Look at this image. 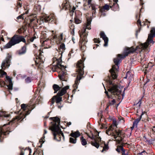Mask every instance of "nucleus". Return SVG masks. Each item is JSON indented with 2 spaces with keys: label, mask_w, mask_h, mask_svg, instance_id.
<instances>
[{
  "label": "nucleus",
  "mask_w": 155,
  "mask_h": 155,
  "mask_svg": "<svg viewBox=\"0 0 155 155\" xmlns=\"http://www.w3.org/2000/svg\"><path fill=\"white\" fill-rule=\"evenodd\" d=\"M73 53V51L72 50H71V51H70L69 53V55H71V54Z\"/></svg>",
  "instance_id": "57"
},
{
  "label": "nucleus",
  "mask_w": 155,
  "mask_h": 155,
  "mask_svg": "<svg viewBox=\"0 0 155 155\" xmlns=\"http://www.w3.org/2000/svg\"><path fill=\"white\" fill-rule=\"evenodd\" d=\"M85 40H86V39H80L79 42L80 44L82 45H83V41H84Z\"/></svg>",
  "instance_id": "50"
},
{
  "label": "nucleus",
  "mask_w": 155,
  "mask_h": 155,
  "mask_svg": "<svg viewBox=\"0 0 155 155\" xmlns=\"http://www.w3.org/2000/svg\"><path fill=\"white\" fill-rule=\"evenodd\" d=\"M18 1H21V0H18ZM17 5L19 7H21L22 6L21 3L18 2H17Z\"/></svg>",
  "instance_id": "49"
},
{
  "label": "nucleus",
  "mask_w": 155,
  "mask_h": 155,
  "mask_svg": "<svg viewBox=\"0 0 155 155\" xmlns=\"http://www.w3.org/2000/svg\"><path fill=\"white\" fill-rule=\"evenodd\" d=\"M124 149L122 146H118L116 149V151L118 152H120V151H122Z\"/></svg>",
  "instance_id": "36"
},
{
  "label": "nucleus",
  "mask_w": 155,
  "mask_h": 155,
  "mask_svg": "<svg viewBox=\"0 0 155 155\" xmlns=\"http://www.w3.org/2000/svg\"><path fill=\"white\" fill-rule=\"evenodd\" d=\"M115 103V101L114 99H113L110 102V105H113Z\"/></svg>",
  "instance_id": "48"
},
{
  "label": "nucleus",
  "mask_w": 155,
  "mask_h": 155,
  "mask_svg": "<svg viewBox=\"0 0 155 155\" xmlns=\"http://www.w3.org/2000/svg\"><path fill=\"white\" fill-rule=\"evenodd\" d=\"M117 122L114 121L113 124L110 126L106 133L108 135L113 137L117 143L121 144L124 136V133L122 130L117 128Z\"/></svg>",
  "instance_id": "3"
},
{
  "label": "nucleus",
  "mask_w": 155,
  "mask_h": 155,
  "mask_svg": "<svg viewBox=\"0 0 155 155\" xmlns=\"http://www.w3.org/2000/svg\"><path fill=\"white\" fill-rule=\"evenodd\" d=\"M122 155H126L127 154V152L126 153L125 152V150L124 149L122 151Z\"/></svg>",
  "instance_id": "51"
},
{
  "label": "nucleus",
  "mask_w": 155,
  "mask_h": 155,
  "mask_svg": "<svg viewBox=\"0 0 155 155\" xmlns=\"http://www.w3.org/2000/svg\"><path fill=\"white\" fill-rule=\"evenodd\" d=\"M31 106V105H28L24 104H21V109H22L23 111H24L27 110H29L27 112L21 113L19 116H17L15 117V118H13L11 121V122L12 123H14L21 119H24L26 116L28 115L30 113L31 110H30L29 109Z\"/></svg>",
  "instance_id": "6"
},
{
  "label": "nucleus",
  "mask_w": 155,
  "mask_h": 155,
  "mask_svg": "<svg viewBox=\"0 0 155 155\" xmlns=\"http://www.w3.org/2000/svg\"><path fill=\"white\" fill-rule=\"evenodd\" d=\"M56 18L54 15H50L49 16L46 15L43 18L42 21L43 22L55 23Z\"/></svg>",
  "instance_id": "10"
},
{
  "label": "nucleus",
  "mask_w": 155,
  "mask_h": 155,
  "mask_svg": "<svg viewBox=\"0 0 155 155\" xmlns=\"http://www.w3.org/2000/svg\"><path fill=\"white\" fill-rule=\"evenodd\" d=\"M28 13V10H27L25 12V13H24L22 15H20L19 16H18L17 17V18L18 19H24V17H23V15H24V14H27Z\"/></svg>",
  "instance_id": "33"
},
{
  "label": "nucleus",
  "mask_w": 155,
  "mask_h": 155,
  "mask_svg": "<svg viewBox=\"0 0 155 155\" xmlns=\"http://www.w3.org/2000/svg\"><path fill=\"white\" fill-rule=\"evenodd\" d=\"M104 42V46H107L108 39H103Z\"/></svg>",
  "instance_id": "44"
},
{
  "label": "nucleus",
  "mask_w": 155,
  "mask_h": 155,
  "mask_svg": "<svg viewBox=\"0 0 155 155\" xmlns=\"http://www.w3.org/2000/svg\"><path fill=\"white\" fill-rule=\"evenodd\" d=\"M118 0H114V2L113 3V5L112 6H110V8L111 9L114 11H118L119 10V6L117 3V2Z\"/></svg>",
  "instance_id": "16"
},
{
  "label": "nucleus",
  "mask_w": 155,
  "mask_h": 155,
  "mask_svg": "<svg viewBox=\"0 0 155 155\" xmlns=\"http://www.w3.org/2000/svg\"><path fill=\"white\" fill-rule=\"evenodd\" d=\"M0 74L2 76H3L4 75H6V73L4 71L2 70H0Z\"/></svg>",
  "instance_id": "40"
},
{
  "label": "nucleus",
  "mask_w": 155,
  "mask_h": 155,
  "mask_svg": "<svg viewBox=\"0 0 155 155\" xmlns=\"http://www.w3.org/2000/svg\"><path fill=\"white\" fill-rule=\"evenodd\" d=\"M155 37V28H152L147 39H153Z\"/></svg>",
  "instance_id": "21"
},
{
  "label": "nucleus",
  "mask_w": 155,
  "mask_h": 155,
  "mask_svg": "<svg viewBox=\"0 0 155 155\" xmlns=\"http://www.w3.org/2000/svg\"><path fill=\"white\" fill-rule=\"evenodd\" d=\"M6 80L8 81V84L7 86L9 90H12L13 88L12 87V83L11 78L9 76L6 75Z\"/></svg>",
  "instance_id": "19"
},
{
  "label": "nucleus",
  "mask_w": 155,
  "mask_h": 155,
  "mask_svg": "<svg viewBox=\"0 0 155 155\" xmlns=\"http://www.w3.org/2000/svg\"><path fill=\"white\" fill-rule=\"evenodd\" d=\"M59 49L60 50H61V53H62L64 51L65 49V45L64 43H60Z\"/></svg>",
  "instance_id": "27"
},
{
  "label": "nucleus",
  "mask_w": 155,
  "mask_h": 155,
  "mask_svg": "<svg viewBox=\"0 0 155 155\" xmlns=\"http://www.w3.org/2000/svg\"><path fill=\"white\" fill-rule=\"evenodd\" d=\"M91 7L93 11L92 16L94 17H95L96 10H97L99 12V10L101 9V8L98 5L94 4H91Z\"/></svg>",
  "instance_id": "13"
},
{
  "label": "nucleus",
  "mask_w": 155,
  "mask_h": 155,
  "mask_svg": "<svg viewBox=\"0 0 155 155\" xmlns=\"http://www.w3.org/2000/svg\"><path fill=\"white\" fill-rule=\"evenodd\" d=\"M137 23L138 25L139 24L140 26H141V22L140 19H138L137 21Z\"/></svg>",
  "instance_id": "53"
},
{
  "label": "nucleus",
  "mask_w": 155,
  "mask_h": 155,
  "mask_svg": "<svg viewBox=\"0 0 155 155\" xmlns=\"http://www.w3.org/2000/svg\"><path fill=\"white\" fill-rule=\"evenodd\" d=\"M151 132L153 133V134L154 133L155 134V131L153 129H152L151 131Z\"/></svg>",
  "instance_id": "62"
},
{
  "label": "nucleus",
  "mask_w": 155,
  "mask_h": 155,
  "mask_svg": "<svg viewBox=\"0 0 155 155\" xmlns=\"http://www.w3.org/2000/svg\"><path fill=\"white\" fill-rule=\"evenodd\" d=\"M100 37L102 39H108V38L105 35L103 31H101L100 34Z\"/></svg>",
  "instance_id": "32"
},
{
  "label": "nucleus",
  "mask_w": 155,
  "mask_h": 155,
  "mask_svg": "<svg viewBox=\"0 0 155 155\" xmlns=\"http://www.w3.org/2000/svg\"><path fill=\"white\" fill-rule=\"evenodd\" d=\"M63 9H64L65 10H71V6L69 2H65L63 3L62 5Z\"/></svg>",
  "instance_id": "17"
},
{
  "label": "nucleus",
  "mask_w": 155,
  "mask_h": 155,
  "mask_svg": "<svg viewBox=\"0 0 155 155\" xmlns=\"http://www.w3.org/2000/svg\"><path fill=\"white\" fill-rule=\"evenodd\" d=\"M141 104V100L140 99L139 100V101L136 104H134V105H136V106H138V109H139L140 108Z\"/></svg>",
  "instance_id": "38"
},
{
  "label": "nucleus",
  "mask_w": 155,
  "mask_h": 155,
  "mask_svg": "<svg viewBox=\"0 0 155 155\" xmlns=\"http://www.w3.org/2000/svg\"><path fill=\"white\" fill-rule=\"evenodd\" d=\"M140 5H143L144 4V3L142 2L143 0H140Z\"/></svg>",
  "instance_id": "60"
},
{
  "label": "nucleus",
  "mask_w": 155,
  "mask_h": 155,
  "mask_svg": "<svg viewBox=\"0 0 155 155\" xmlns=\"http://www.w3.org/2000/svg\"><path fill=\"white\" fill-rule=\"evenodd\" d=\"M130 74V72L129 71H128L127 73L126 76L124 77L125 78H128V79H130L129 75Z\"/></svg>",
  "instance_id": "45"
},
{
  "label": "nucleus",
  "mask_w": 155,
  "mask_h": 155,
  "mask_svg": "<svg viewBox=\"0 0 155 155\" xmlns=\"http://www.w3.org/2000/svg\"><path fill=\"white\" fill-rule=\"evenodd\" d=\"M109 149L108 145L107 144L104 143V146L103 147V149L101 150V152H103L104 151H107Z\"/></svg>",
  "instance_id": "34"
},
{
  "label": "nucleus",
  "mask_w": 155,
  "mask_h": 155,
  "mask_svg": "<svg viewBox=\"0 0 155 155\" xmlns=\"http://www.w3.org/2000/svg\"><path fill=\"white\" fill-rule=\"evenodd\" d=\"M103 84V85L104 86V85L103 84ZM105 88V90H106V89H105V88ZM105 93L106 94H107V96H108V97H110L109 96H108V94H108V92H107V91H106V90H105Z\"/></svg>",
  "instance_id": "56"
},
{
  "label": "nucleus",
  "mask_w": 155,
  "mask_h": 155,
  "mask_svg": "<svg viewBox=\"0 0 155 155\" xmlns=\"http://www.w3.org/2000/svg\"><path fill=\"white\" fill-rule=\"evenodd\" d=\"M26 51V47L25 46H23L21 49L18 51V54H23Z\"/></svg>",
  "instance_id": "25"
},
{
  "label": "nucleus",
  "mask_w": 155,
  "mask_h": 155,
  "mask_svg": "<svg viewBox=\"0 0 155 155\" xmlns=\"http://www.w3.org/2000/svg\"><path fill=\"white\" fill-rule=\"evenodd\" d=\"M50 119L53 120L51 122L52 125L49 128L53 133L54 138L58 141L61 140V138L63 140L64 136L63 133L61 130L59 126L60 125V119L58 117H51Z\"/></svg>",
  "instance_id": "2"
},
{
  "label": "nucleus",
  "mask_w": 155,
  "mask_h": 155,
  "mask_svg": "<svg viewBox=\"0 0 155 155\" xmlns=\"http://www.w3.org/2000/svg\"><path fill=\"white\" fill-rule=\"evenodd\" d=\"M25 81L26 83H29L31 82V80L30 77H28L25 79Z\"/></svg>",
  "instance_id": "42"
},
{
  "label": "nucleus",
  "mask_w": 155,
  "mask_h": 155,
  "mask_svg": "<svg viewBox=\"0 0 155 155\" xmlns=\"http://www.w3.org/2000/svg\"><path fill=\"white\" fill-rule=\"evenodd\" d=\"M147 154V152L145 151H143L142 152L140 153L139 154V155H146Z\"/></svg>",
  "instance_id": "47"
},
{
  "label": "nucleus",
  "mask_w": 155,
  "mask_h": 155,
  "mask_svg": "<svg viewBox=\"0 0 155 155\" xmlns=\"http://www.w3.org/2000/svg\"><path fill=\"white\" fill-rule=\"evenodd\" d=\"M52 35L53 36L52 39H63V33H61L59 37V38H58V35L55 31H51Z\"/></svg>",
  "instance_id": "22"
},
{
  "label": "nucleus",
  "mask_w": 155,
  "mask_h": 155,
  "mask_svg": "<svg viewBox=\"0 0 155 155\" xmlns=\"http://www.w3.org/2000/svg\"><path fill=\"white\" fill-rule=\"evenodd\" d=\"M75 19V23L78 24L80 23L81 22V21L78 19L76 17L74 18Z\"/></svg>",
  "instance_id": "39"
},
{
  "label": "nucleus",
  "mask_w": 155,
  "mask_h": 155,
  "mask_svg": "<svg viewBox=\"0 0 155 155\" xmlns=\"http://www.w3.org/2000/svg\"><path fill=\"white\" fill-rule=\"evenodd\" d=\"M88 3V5H90L91 3V1L90 0H88L87 2Z\"/></svg>",
  "instance_id": "61"
},
{
  "label": "nucleus",
  "mask_w": 155,
  "mask_h": 155,
  "mask_svg": "<svg viewBox=\"0 0 155 155\" xmlns=\"http://www.w3.org/2000/svg\"><path fill=\"white\" fill-rule=\"evenodd\" d=\"M42 101V98L41 97H38L37 99V101L35 102V103L36 104H39L41 103Z\"/></svg>",
  "instance_id": "41"
},
{
  "label": "nucleus",
  "mask_w": 155,
  "mask_h": 155,
  "mask_svg": "<svg viewBox=\"0 0 155 155\" xmlns=\"http://www.w3.org/2000/svg\"><path fill=\"white\" fill-rule=\"evenodd\" d=\"M69 87L66 86L63 88L60 91L57 93V95L59 96H61L64 95L66 92V90L68 89Z\"/></svg>",
  "instance_id": "18"
},
{
  "label": "nucleus",
  "mask_w": 155,
  "mask_h": 155,
  "mask_svg": "<svg viewBox=\"0 0 155 155\" xmlns=\"http://www.w3.org/2000/svg\"><path fill=\"white\" fill-rule=\"evenodd\" d=\"M94 42L95 43H99L100 42V41H99V39H94Z\"/></svg>",
  "instance_id": "52"
},
{
  "label": "nucleus",
  "mask_w": 155,
  "mask_h": 155,
  "mask_svg": "<svg viewBox=\"0 0 155 155\" xmlns=\"http://www.w3.org/2000/svg\"><path fill=\"white\" fill-rule=\"evenodd\" d=\"M146 113V112H145V111H144V112L143 111H142L141 114L140 116V117H141V118H142V115H143L144 114V113Z\"/></svg>",
  "instance_id": "54"
},
{
  "label": "nucleus",
  "mask_w": 155,
  "mask_h": 155,
  "mask_svg": "<svg viewBox=\"0 0 155 155\" xmlns=\"http://www.w3.org/2000/svg\"><path fill=\"white\" fill-rule=\"evenodd\" d=\"M135 127L136 128L137 127H134V125L133 124V126L132 127H131V130H133L134 129V128Z\"/></svg>",
  "instance_id": "58"
},
{
  "label": "nucleus",
  "mask_w": 155,
  "mask_h": 155,
  "mask_svg": "<svg viewBox=\"0 0 155 155\" xmlns=\"http://www.w3.org/2000/svg\"><path fill=\"white\" fill-rule=\"evenodd\" d=\"M61 57L58 59H57L55 58L56 61H57V65L56 66V68H60L62 69H64L65 68V67L64 66L61 64L62 63V60L61 59Z\"/></svg>",
  "instance_id": "15"
},
{
  "label": "nucleus",
  "mask_w": 155,
  "mask_h": 155,
  "mask_svg": "<svg viewBox=\"0 0 155 155\" xmlns=\"http://www.w3.org/2000/svg\"><path fill=\"white\" fill-rule=\"evenodd\" d=\"M85 59L84 58L82 57V59L78 61L77 64L76 71L78 74V75L75 81V84L74 85V87H75L76 88H77L78 85L79 83V81L81 78V76L84 74L83 62Z\"/></svg>",
  "instance_id": "4"
},
{
  "label": "nucleus",
  "mask_w": 155,
  "mask_h": 155,
  "mask_svg": "<svg viewBox=\"0 0 155 155\" xmlns=\"http://www.w3.org/2000/svg\"><path fill=\"white\" fill-rule=\"evenodd\" d=\"M20 155H24V153L23 152H21V153H20Z\"/></svg>",
  "instance_id": "64"
},
{
  "label": "nucleus",
  "mask_w": 155,
  "mask_h": 155,
  "mask_svg": "<svg viewBox=\"0 0 155 155\" xmlns=\"http://www.w3.org/2000/svg\"><path fill=\"white\" fill-rule=\"evenodd\" d=\"M107 84H108V91L112 95H116L120 97L121 95V91L120 88L117 85L114 84L110 78L107 80L106 81Z\"/></svg>",
  "instance_id": "5"
},
{
  "label": "nucleus",
  "mask_w": 155,
  "mask_h": 155,
  "mask_svg": "<svg viewBox=\"0 0 155 155\" xmlns=\"http://www.w3.org/2000/svg\"><path fill=\"white\" fill-rule=\"evenodd\" d=\"M47 131L46 130H44V134H47Z\"/></svg>",
  "instance_id": "63"
},
{
  "label": "nucleus",
  "mask_w": 155,
  "mask_h": 155,
  "mask_svg": "<svg viewBox=\"0 0 155 155\" xmlns=\"http://www.w3.org/2000/svg\"><path fill=\"white\" fill-rule=\"evenodd\" d=\"M81 140L82 144L84 146L87 144V142L86 140L83 137H81Z\"/></svg>",
  "instance_id": "31"
},
{
  "label": "nucleus",
  "mask_w": 155,
  "mask_h": 155,
  "mask_svg": "<svg viewBox=\"0 0 155 155\" xmlns=\"http://www.w3.org/2000/svg\"><path fill=\"white\" fill-rule=\"evenodd\" d=\"M41 42H42L41 45L43 46H45V45L48 46H49V43L50 42L49 39H46L45 41L41 40L40 41Z\"/></svg>",
  "instance_id": "24"
},
{
  "label": "nucleus",
  "mask_w": 155,
  "mask_h": 155,
  "mask_svg": "<svg viewBox=\"0 0 155 155\" xmlns=\"http://www.w3.org/2000/svg\"><path fill=\"white\" fill-rule=\"evenodd\" d=\"M5 36H6V34L4 31H2L1 35V38L0 39H4L5 38H7V39H25L24 36L19 35H15L11 38L4 37Z\"/></svg>",
  "instance_id": "11"
},
{
  "label": "nucleus",
  "mask_w": 155,
  "mask_h": 155,
  "mask_svg": "<svg viewBox=\"0 0 155 155\" xmlns=\"http://www.w3.org/2000/svg\"><path fill=\"white\" fill-rule=\"evenodd\" d=\"M70 142L71 143H75L76 142V138H72V137H70Z\"/></svg>",
  "instance_id": "35"
},
{
  "label": "nucleus",
  "mask_w": 155,
  "mask_h": 155,
  "mask_svg": "<svg viewBox=\"0 0 155 155\" xmlns=\"http://www.w3.org/2000/svg\"><path fill=\"white\" fill-rule=\"evenodd\" d=\"M80 135V133L79 131H77L74 132H72L70 134V136L74 138H76L77 137H78Z\"/></svg>",
  "instance_id": "23"
},
{
  "label": "nucleus",
  "mask_w": 155,
  "mask_h": 155,
  "mask_svg": "<svg viewBox=\"0 0 155 155\" xmlns=\"http://www.w3.org/2000/svg\"><path fill=\"white\" fill-rule=\"evenodd\" d=\"M11 56L9 55L7 57L5 61H3L1 65L2 69H4V68L7 67H8L10 64V58Z\"/></svg>",
  "instance_id": "12"
},
{
  "label": "nucleus",
  "mask_w": 155,
  "mask_h": 155,
  "mask_svg": "<svg viewBox=\"0 0 155 155\" xmlns=\"http://www.w3.org/2000/svg\"><path fill=\"white\" fill-rule=\"evenodd\" d=\"M110 5H109L108 4H106L103 7V8H101V9H102V10H104L105 11V10L107 11H108L110 7Z\"/></svg>",
  "instance_id": "30"
},
{
  "label": "nucleus",
  "mask_w": 155,
  "mask_h": 155,
  "mask_svg": "<svg viewBox=\"0 0 155 155\" xmlns=\"http://www.w3.org/2000/svg\"><path fill=\"white\" fill-rule=\"evenodd\" d=\"M28 43H26V39H11L9 42L4 46L5 48H10L12 46L19 43L21 41H22L26 44H28L31 42H32L34 39H27Z\"/></svg>",
  "instance_id": "8"
},
{
  "label": "nucleus",
  "mask_w": 155,
  "mask_h": 155,
  "mask_svg": "<svg viewBox=\"0 0 155 155\" xmlns=\"http://www.w3.org/2000/svg\"><path fill=\"white\" fill-rule=\"evenodd\" d=\"M153 141V140L152 139L147 140L146 141L147 142L148 144H150L152 143Z\"/></svg>",
  "instance_id": "43"
},
{
  "label": "nucleus",
  "mask_w": 155,
  "mask_h": 155,
  "mask_svg": "<svg viewBox=\"0 0 155 155\" xmlns=\"http://www.w3.org/2000/svg\"><path fill=\"white\" fill-rule=\"evenodd\" d=\"M59 78H60V79L61 80H62V81L64 80V77L63 76H60Z\"/></svg>",
  "instance_id": "55"
},
{
  "label": "nucleus",
  "mask_w": 155,
  "mask_h": 155,
  "mask_svg": "<svg viewBox=\"0 0 155 155\" xmlns=\"http://www.w3.org/2000/svg\"><path fill=\"white\" fill-rule=\"evenodd\" d=\"M92 21V19L90 18L87 19V23L85 24L83 29L82 30L81 33L80 34V36L81 39H86L87 36L88 35L87 33L86 32V29L90 30L91 29V24Z\"/></svg>",
  "instance_id": "7"
},
{
  "label": "nucleus",
  "mask_w": 155,
  "mask_h": 155,
  "mask_svg": "<svg viewBox=\"0 0 155 155\" xmlns=\"http://www.w3.org/2000/svg\"><path fill=\"white\" fill-rule=\"evenodd\" d=\"M99 13L100 15V17H103L105 16L106 15L105 11L102 10L101 9L99 10Z\"/></svg>",
  "instance_id": "26"
},
{
  "label": "nucleus",
  "mask_w": 155,
  "mask_h": 155,
  "mask_svg": "<svg viewBox=\"0 0 155 155\" xmlns=\"http://www.w3.org/2000/svg\"><path fill=\"white\" fill-rule=\"evenodd\" d=\"M71 34H72V35H74V29H73L72 30V31L71 32Z\"/></svg>",
  "instance_id": "59"
},
{
  "label": "nucleus",
  "mask_w": 155,
  "mask_h": 155,
  "mask_svg": "<svg viewBox=\"0 0 155 155\" xmlns=\"http://www.w3.org/2000/svg\"><path fill=\"white\" fill-rule=\"evenodd\" d=\"M141 119V117H139V118L136 119L133 122V124L134 125V126L137 127V124L139 123Z\"/></svg>",
  "instance_id": "29"
},
{
  "label": "nucleus",
  "mask_w": 155,
  "mask_h": 155,
  "mask_svg": "<svg viewBox=\"0 0 155 155\" xmlns=\"http://www.w3.org/2000/svg\"><path fill=\"white\" fill-rule=\"evenodd\" d=\"M45 136H43L42 138H41L40 140H39L40 142H41V145L40 146V147H41L42 146V144L43 143H44L45 141H44V139L45 138Z\"/></svg>",
  "instance_id": "37"
},
{
  "label": "nucleus",
  "mask_w": 155,
  "mask_h": 155,
  "mask_svg": "<svg viewBox=\"0 0 155 155\" xmlns=\"http://www.w3.org/2000/svg\"><path fill=\"white\" fill-rule=\"evenodd\" d=\"M39 53L38 54V56L36 58L38 60V61H36L35 62L36 63L38 64V62H41L42 63H43L44 62V61L45 60V59H44L42 57L41 55V53L42 52L41 51V50H39Z\"/></svg>",
  "instance_id": "20"
},
{
  "label": "nucleus",
  "mask_w": 155,
  "mask_h": 155,
  "mask_svg": "<svg viewBox=\"0 0 155 155\" xmlns=\"http://www.w3.org/2000/svg\"><path fill=\"white\" fill-rule=\"evenodd\" d=\"M153 39H147L146 41L143 43L140 44L137 46L136 48H134L133 47L130 48H127L126 51L122 54H118L117 57L114 59V62L115 65L112 66V68L110 70L111 76L113 79L117 78V72L119 69L118 64L120 63L121 59H123L127 56L129 53H132L134 52L137 49L140 50L141 51H145L146 49L148 46L150 45V44H153L154 41Z\"/></svg>",
  "instance_id": "1"
},
{
  "label": "nucleus",
  "mask_w": 155,
  "mask_h": 155,
  "mask_svg": "<svg viewBox=\"0 0 155 155\" xmlns=\"http://www.w3.org/2000/svg\"><path fill=\"white\" fill-rule=\"evenodd\" d=\"M53 87L55 93H57L61 89V87L58 85L56 84H54L53 86Z\"/></svg>",
  "instance_id": "28"
},
{
  "label": "nucleus",
  "mask_w": 155,
  "mask_h": 155,
  "mask_svg": "<svg viewBox=\"0 0 155 155\" xmlns=\"http://www.w3.org/2000/svg\"><path fill=\"white\" fill-rule=\"evenodd\" d=\"M99 133L96 131L95 132V135H94L93 134L92 135V136H88V137L91 138L92 140H94V141H91V144L92 145L95 147L97 148H98L99 147V143H97L96 141V138H98V140H101L100 137H99Z\"/></svg>",
  "instance_id": "9"
},
{
  "label": "nucleus",
  "mask_w": 155,
  "mask_h": 155,
  "mask_svg": "<svg viewBox=\"0 0 155 155\" xmlns=\"http://www.w3.org/2000/svg\"><path fill=\"white\" fill-rule=\"evenodd\" d=\"M55 101L57 103H58L62 101V97L58 96L57 94L56 96H54L50 101L51 102V105H52L54 104Z\"/></svg>",
  "instance_id": "14"
},
{
  "label": "nucleus",
  "mask_w": 155,
  "mask_h": 155,
  "mask_svg": "<svg viewBox=\"0 0 155 155\" xmlns=\"http://www.w3.org/2000/svg\"><path fill=\"white\" fill-rule=\"evenodd\" d=\"M76 9V8L74 6H73L72 8L71 7V10H69L70 12H72V13H74V11H75Z\"/></svg>",
  "instance_id": "46"
}]
</instances>
